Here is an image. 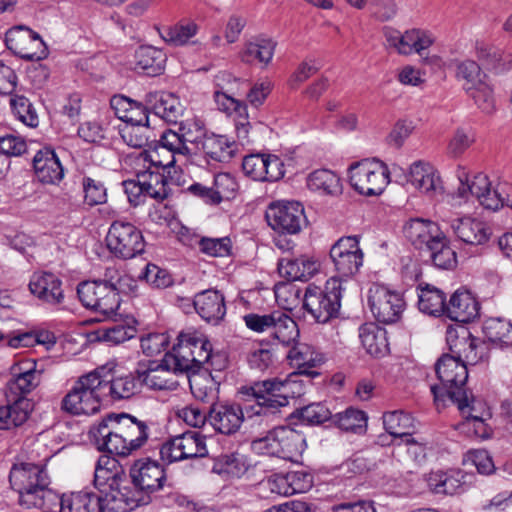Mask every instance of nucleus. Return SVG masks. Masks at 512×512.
<instances>
[{
  "mask_svg": "<svg viewBox=\"0 0 512 512\" xmlns=\"http://www.w3.org/2000/svg\"><path fill=\"white\" fill-rule=\"evenodd\" d=\"M449 346L452 354H443L435 364V372L440 384L430 386L434 403L437 409H440L449 401L457 405L465 419L482 423V417L475 413V397L465 388L468 368L460 351H456L457 344L449 343Z\"/></svg>",
  "mask_w": 512,
  "mask_h": 512,
  "instance_id": "f257e3e1",
  "label": "nucleus"
},
{
  "mask_svg": "<svg viewBox=\"0 0 512 512\" xmlns=\"http://www.w3.org/2000/svg\"><path fill=\"white\" fill-rule=\"evenodd\" d=\"M292 380L281 381L276 378L253 382L244 385L238 394L245 402L244 409L248 416L261 417L267 420L280 418L282 409L289 405L292 395Z\"/></svg>",
  "mask_w": 512,
  "mask_h": 512,
  "instance_id": "f03ea898",
  "label": "nucleus"
},
{
  "mask_svg": "<svg viewBox=\"0 0 512 512\" xmlns=\"http://www.w3.org/2000/svg\"><path fill=\"white\" fill-rule=\"evenodd\" d=\"M9 482L18 494V504L25 509H43L59 499L51 488V479L44 466L25 462L14 464Z\"/></svg>",
  "mask_w": 512,
  "mask_h": 512,
  "instance_id": "7ed1b4c3",
  "label": "nucleus"
},
{
  "mask_svg": "<svg viewBox=\"0 0 512 512\" xmlns=\"http://www.w3.org/2000/svg\"><path fill=\"white\" fill-rule=\"evenodd\" d=\"M248 329L255 333H266L273 342L291 346L299 338V328L295 320L286 312L274 310L267 314L248 313L243 316Z\"/></svg>",
  "mask_w": 512,
  "mask_h": 512,
  "instance_id": "20e7f679",
  "label": "nucleus"
},
{
  "mask_svg": "<svg viewBox=\"0 0 512 512\" xmlns=\"http://www.w3.org/2000/svg\"><path fill=\"white\" fill-rule=\"evenodd\" d=\"M341 283L331 278L324 288L309 285L306 289L303 307L318 323H327L339 314L342 298Z\"/></svg>",
  "mask_w": 512,
  "mask_h": 512,
  "instance_id": "39448f33",
  "label": "nucleus"
},
{
  "mask_svg": "<svg viewBox=\"0 0 512 512\" xmlns=\"http://www.w3.org/2000/svg\"><path fill=\"white\" fill-rule=\"evenodd\" d=\"M351 186L365 196L380 195L389 183L387 166L377 159H364L349 168Z\"/></svg>",
  "mask_w": 512,
  "mask_h": 512,
  "instance_id": "423d86ee",
  "label": "nucleus"
},
{
  "mask_svg": "<svg viewBox=\"0 0 512 512\" xmlns=\"http://www.w3.org/2000/svg\"><path fill=\"white\" fill-rule=\"evenodd\" d=\"M105 241L109 251L123 260L135 258L145 252L146 242L142 232L130 222L114 221Z\"/></svg>",
  "mask_w": 512,
  "mask_h": 512,
  "instance_id": "0eeeda50",
  "label": "nucleus"
},
{
  "mask_svg": "<svg viewBox=\"0 0 512 512\" xmlns=\"http://www.w3.org/2000/svg\"><path fill=\"white\" fill-rule=\"evenodd\" d=\"M119 486L120 481L117 485L109 486L105 493L98 494L99 512H130L152 500L151 493L134 484L132 487H124L123 490Z\"/></svg>",
  "mask_w": 512,
  "mask_h": 512,
  "instance_id": "6e6552de",
  "label": "nucleus"
},
{
  "mask_svg": "<svg viewBox=\"0 0 512 512\" xmlns=\"http://www.w3.org/2000/svg\"><path fill=\"white\" fill-rule=\"evenodd\" d=\"M268 225L280 234H298L306 224L304 207L297 201L271 203L265 213Z\"/></svg>",
  "mask_w": 512,
  "mask_h": 512,
  "instance_id": "1a4fd4ad",
  "label": "nucleus"
},
{
  "mask_svg": "<svg viewBox=\"0 0 512 512\" xmlns=\"http://www.w3.org/2000/svg\"><path fill=\"white\" fill-rule=\"evenodd\" d=\"M7 48L16 56L28 61L45 59L49 52L41 36L25 25H16L5 34Z\"/></svg>",
  "mask_w": 512,
  "mask_h": 512,
  "instance_id": "9d476101",
  "label": "nucleus"
},
{
  "mask_svg": "<svg viewBox=\"0 0 512 512\" xmlns=\"http://www.w3.org/2000/svg\"><path fill=\"white\" fill-rule=\"evenodd\" d=\"M62 409L73 415L96 412V369L82 375L62 399Z\"/></svg>",
  "mask_w": 512,
  "mask_h": 512,
  "instance_id": "9b49d317",
  "label": "nucleus"
},
{
  "mask_svg": "<svg viewBox=\"0 0 512 512\" xmlns=\"http://www.w3.org/2000/svg\"><path fill=\"white\" fill-rule=\"evenodd\" d=\"M368 304L376 320L384 324L397 322L405 309L402 294L383 285H373L369 289Z\"/></svg>",
  "mask_w": 512,
  "mask_h": 512,
  "instance_id": "f8f14e48",
  "label": "nucleus"
},
{
  "mask_svg": "<svg viewBox=\"0 0 512 512\" xmlns=\"http://www.w3.org/2000/svg\"><path fill=\"white\" fill-rule=\"evenodd\" d=\"M205 436L196 431H187L165 443L160 448V456L168 463L207 456Z\"/></svg>",
  "mask_w": 512,
  "mask_h": 512,
  "instance_id": "ddd939ff",
  "label": "nucleus"
},
{
  "mask_svg": "<svg viewBox=\"0 0 512 512\" xmlns=\"http://www.w3.org/2000/svg\"><path fill=\"white\" fill-rule=\"evenodd\" d=\"M329 255L340 277L355 275L363 265L358 236L341 237L332 245Z\"/></svg>",
  "mask_w": 512,
  "mask_h": 512,
  "instance_id": "4468645a",
  "label": "nucleus"
},
{
  "mask_svg": "<svg viewBox=\"0 0 512 512\" xmlns=\"http://www.w3.org/2000/svg\"><path fill=\"white\" fill-rule=\"evenodd\" d=\"M460 185L457 188V195L461 199H467L468 195L477 198L479 203L489 210L496 211L503 206V198L497 190L491 189V182L487 175L478 173L469 182L467 176H459Z\"/></svg>",
  "mask_w": 512,
  "mask_h": 512,
  "instance_id": "2eb2a0df",
  "label": "nucleus"
},
{
  "mask_svg": "<svg viewBox=\"0 0 512 512\" xmlns=\"http://www.w3.org/2000/svg\"><path fill=\"white\" fill-rule=\"evenodd\" d=\"M244 411L236 403H217L208 410V421L215 431L232 435L236 433L244 420Z\"/></svg>",
  "mask_w": 512,
  "mask_h": 512,
  "instance_id": "dca6fc26",
  "label": "nucleus"
},
{
  "mask_svg": "<svg viewBox=\"0 0 512 512\" xmlns=\"http://www.w3.org/2000/svg\"><path fill=\"white\" fill-rule=\"evenodd\" d=\"M132 484L154 494L164 487L166 475L164 469L156 461L139 459L130 468Z\"/></svg>",
  "mask_w": 512,
  "mask_h": 512,
  "instance_id": "f3484780",
  "label": "nucleus"
},
{
  "mask_svg": "<svg viewBox=\"0 0 512 512\" xmlns=\"http://www.w3.org/2000/svg\"><path fill=\"white\" fill-rule=\"evenodd\" d=\"M140 388L138 378L133 375H126L116 378L111 375L110 379L98 381V404L101 402H115L132 397Z\"/></svg>",
  "mask_w": 512,
  "mask_h": 512,
  "instance_id": "a211bd4d",
  "label": "nucleus"
},
{
  "mask_svg": "<svg viewBox=\"0 0 512 512\" xmlns=\"http://www.w3.org/2000/svg\"><path fill=\"white\" fill-rule=\"evenodd\" d=\"M230 90L221 91L217 90L214 92V99L218 106V109L227 114H236L235 119V130L237 137L241 141H249V132L252 128L250 121L248 120L247 106L243 101L237 100L229 94Z\"/></svg>",
  "mask_w": 512,
  "mask_h": 512,
  "instance_id": "6ab92c4d",
  "label": "nucleus"
},
{
  "mask_svg": "<svg viewBox=\"0 0 512 512\" xmlns=\"http://www.w3.org/2000/svg\"><path fill=\"white\" fill-rule=\"evenodd\" d=\"M450 227L458 240L471 246L484 245L492 234L486 223L472 217L453 219Z\"/></svg>",
  "mask_w": 512,
  "mask_h": 512,
  "instance_id": "aec40b11",
  "label": "nucleus"
},
{
  "mask_svg": "<svg viewBox=\"0 0 512 512\" xmlns=\"http://www.w3.org/2000/svg\"><path fill=\"white\" fill-rule=\"evenodd\" d=\"M62 281L51 272H35L29 282L30 292L40 300L56 305L62 303L64 293Z\"/></svg>",
  "mask_w": 512,
  "mask_h": 512,
  "instance_id": "412c9836",
  "label": "nucleus"
},
{
  "mask_svg": "<svg viewBox=\"0 0 512 512\" xmlns=\"http://www.w3.org/2000/svg\"><path fill=\"white\" fill-rule=\"evenodd\" d=\"M406 239L419 250H425L436 241L443 232L437 223L423 218H412L403 227Z\"/></svg>",
  "mask_w": 512,
  "mask_h": 512,
  "instance_id": "4be33fe9",
  "label": "nucleus"
},
{
  "mask_svg": "<svg viewBox=\"0 0 512 512\" xmlns=\"http://www.w3.org/2000/svg\"><path fill=\"white\" fill-rule=\"evenodd\" d=\"M193 306L198 315L208 323L218 324L226 314L224 296L215 289H207L197 293Z\"/></svg>",
  "mask_w": 512,
  "mask_h": 512,
  "instance_id": "5701e85b",
  "label": "nucleus"
},
{
  "mask_svg": "<svg viewBox=\"0 0 512 512\" xmlns=\"http://www.w3.org/2000/svg\"><path fill=\"white\" fill-rule=\"evenodd\" d=\"M107 322L106 325L98 327V343L116 346L136 335V328L132 325L135 321L127 315L110 318Z\"/></svg>",
  "mask_w": 512,
  "mask_h": 512,
  "instance_id": "b1692460",
  "label": "nucleus"
},
{
  "mask_svg": "<svg viewBox=\"0 0 512 512\" xmlns=\"http://www.w3.org/2000/svg\"><path fill=\"white\" fill-rule=\"evenodd\" d=\"M479 303L467 290H456L447 302L446 315L453 321L469 323L479 315Z\"/></svg>",
  "mask_w": 512,
  "mask_h": 512,
  "instance_id": "393cba45",
  "label": "nucleus"
},
{
  "mask_svg": "<svg viewBox=\"0 0 512 512\" xmlns=\"http://www.w3.org/2000/svg\"><path fill=\"white\" fill-rule=\"evenodd\" d=\"M146 102L151 112L167 123L177 124L179 118L183 115V106L172 93H148L146 95Z\"/></svg>",
  "mask_w": 512,
  "mask_h": 512,
  "instance_id": "a878e982",
  "label": "nucleus"
},
{
  "mask_svg": "<svg viewBox=\"0 0 512 512\" xmlns=\"http://www.w3.org/2000/svg\"><path fill=\"white\" fill-rule=\"evenodd\" d=\"M33 168L38 180L55 184L64 177V169L55 152L48 148L40 149L33 157Z\"/></svg>",
  "mask_w": 512,
  "mask_h": 512,
  "instance_id": "bb28decb",
  "label": "nucleus"
},
{
  "mask_svg": "<svg viewBox=\"0 0 512 512\" xmlns=\"http://www.w3.org/2000/svg\"><path fill=\"white\" fill-rule=\"evenodd\" d=\"M7 404L0 406V430H10L24 424L31 411L32 403L26 397L6 396Z\"/></svg>",
  "mask_w": 512,
  "mask_h": 512,
  "instance_id": "cd10ccee",
  "label": "nucleus"
},
{
  "mask_svg": "<svg viewBox=\"0 0 512 512\" xmlns=\"http://www.w3.org/2000/svg\"><path fill=\"white\" fill-rule=\"evenodd\" d=\"M188 380L191 393L195 399L209 404L210 407L218 403L220 383L208 368L199 373H191Z\"/></svg>",
  "mask_w": 512,
  "mask_h": 512,
  "instance_id": "c85d7f7f",
  "label": "nucleus"
},
{
  "mask_svg": "<svg viewBox=\"0 0 512 512\" xmlns=\"http://www.w3.org/2000/svg\"><path fill=\"white\" fill-rule=\"evenodd\" d=\"M467 475L461 470L436 471L428 474L427 485L435 494L453 495L463 491Z\"/></svg>",
  "mask_w": 512,
  "mask_h": 512,
  "instance_id": "c756f323",
  "label": "nucleus"
},
{
  "mask_svg": "<svg viewBox=\"0 0 512 512\" xmlns=\"http://www.w3.org/2000/svg\"><path fill=\"white\" fill-rule=\"evenodd\" d=\"M157 156L168 153L169 160L164 162L161 160H154L152 156L151 162L155 167H161L162 169L170 168L174 166L176 162V155L186 156L191 153L188 145H184L183 139L180 135L179 130L177 132L167 130L162 133L160 137V146L157 150Z\"/></svg>",
  "mask_w": 512,
  "mask_h": 512,
  "instance_id": "7c9ffc66",
  "label": "nucleus"
},
{
  "mask_svg": "<svg viewBox=\"0 0 512 512\" xmlns=\"http://www.w3.org/2000/svg\"><path fill=\"white\" fill-rule=\"evenodd\" d=\"M359 338L363 348L373 357L381 358L389 353L387 332L375 323H365L359 327Z\"/></svg>",
  "mask_w": 512,
  "mask_h": 512,
  "instance_id": "2f4dec72",
  "label": "nucleus"
},
{
  "mask_svg": "<svg viewBox=\"0 0 512 512\" xmlns=\"http://www.w3.org/2000/svg\"><path fill=\"white\" fill-rule=\"evenodd\" d=\"M215 162H229L238 151V144L226 135L208 134L199 149Z\"/></svg>",
  "mask_w": 512,
  "mask_h": 512,
  "instance_id": "473e14b6",
  "label": "nucleus"
},
{
  "mask_svg": "<svg viewBox=\"0 0 512 512\" xmlns=\"http://www.w3.org/2000/svg\"><path fill=\"white\" fill-rule=\"evenodd\" d=\"M117 429L123 432L129 447L135 452L142 448L149 438V427L146 422L128 413H119Z\"/></svg>",
  "mask_w": 512,
  "mask_h": 512,
  "instance_id": "72a5a7b5",
  "label": "nucleus"
},
{
  "mask_svg": "<svg viewBox=\"0 0 512 512\" xmlns=\"http://www.w3.org/2000/svg\"><path fill=\"white\" fill-rule=\"evenodd\" d=\"M276 442L278 458L284 460H294L306 448L305 436L288 426L276 427Z\"/></svg>",
  "mask_w": 512,
  "mask_h": 512,
  "instance_id": "f704fd0d",
  "label": "nucleus"
},
{
  "mask_svg": "<svg viewBox=\"0 0 512 512\" xmlns=\"http://www.w3.org/2000/svg\"><path fill=\"white\" fill-rule=\"evenodd\" d=\"M171 372L163 366V359L160 363L150 361L147 366L136 370L140 386L144 384L154 390H169L175 387V382L167 377Z\"/></svg>",
  "mask_w": 512,
  "mask_h": 512,
  "instance_id": "c9c22d12",
  "label": "nucleus"
},
{
  "mask_svg": "<svg viewBox=\"0 0 512 512\" xmlns=\"http://www.w3.org/2000/svg\"><path fill=\"white\" fill-rule=\"evenodd\" d=\"M317 271V263L305 256L294 259H282L278 264L279 274L288 281H307Z\"/></svg>",
  "mask_w": 512,
  "mask_h": 512,
  "instance_id": "e433bc0d",
  "label": "nucleus"
},
{
  "mask_svg": "<svg viewBox=\"0 0 512 512\" xmlns=\"http://www.w3.org/2000/svg\"><path fill=\"white\" fill-rule=\"evenodd\" d=\"M99 288L109 292L131 294L135 292L137 282L131 276L119 271L115 266H107L103 276L98 278Z\"/></svg>",
  "mask_w": 512,
  "mask_h": 512,
  "instance_id": "4c0bfd02",
  "label": "nucleus"
},
{
  "mask_svg": "<svg viewBox=\"0 0 512 512\" xmlns=\"http://www.w3.org/2000/svg\"><path fill=\"white\" fill-rule=\"evenodd\" d=\"M134 57L136 69L149 76L159 75L164 70L165 54L153 46H140Z\"/></svg>",
  "mask_w": 512,
  "mask_h": 512,
  "instance_id": "58836bf2",
  "label": "nucleus"
},
{
  "mask_svg": "<svg viewBox=\"0 0 512 512\" xmlns=\"http://www.w3.org/2000/svg\"><path fill=\"white\" fill-rule=\"evenodd\" d=\"M181 337L188 343L192 358H195L200 368L205 364L214 367V360L219 356L212 354V345L204 335L196 331H187L181 332Z\"/></svg>",
  "mask_w": 512,
  "mask_h": 512,
  "instance_id": "ea45409f",
  "label": "nucleus"
},
{
  "mask_svg": "<svg viewBox=\"0 0 512 512\" xmlns=\"http://www.w3.org/2000/svg\"><path fill=\"white\" fill-rule=\"evenodd\" d=\"M408 181L416 189L429 193L437 189L439 177L429 163L419 160L411 164Z\"/></svg>",
  "mask_w": 512,
  "mask_h": 512,
  "instance_id": "a19ab883",
  "label": "nucleus"
},
{
  "mask_svg": "<svg viewBox=\"0 0 512 512\" xmlns=\"http://www.w3.org/2000/svg\"><path fill=\"white\" fill-rule=\"evenodd\" d=\"M115 456L108 452H101L98 456V494L105 493L109 486L120 481V465Z\"/></svg>",
  "mask_w": 512,
  "mask_h": 512,
  "instance_id": "79ce46f5",
  "label": "nucleus"
},
{
  "mask_svg": "<svg viewBox=\"0 0 512 512\" xmlns=\"http://www.w3.org/2000/svg\"><path fill=\"white\" fill-rule=\"evenodd\" d=\"M383 425L391 437L399 438L402 441L413 434L414 431L413 417L398 410L384 413Z\"/></svg>",
  "mask_w": 512,
  "mask_h": 512,
  "instance_id": "37998d69",
  "label": "nucleus"
},
{
  "mask_svg": "<svg viewBox=\"0 0 512 512\" xmlns=\"http://www.w3.org/2000/svg\"><path fill=\"white\" fill-rule=\"evenodd\" d=\"M433 265L439 269L451 270L457 266L456 252L449 246L444 234L425 249Z\"/></svg>",
  "mask_w": 512,
  "mask_h": 512,
  "instance_id": "c03bdc74",
  "label": "nucleus"
},
{
  "mask_svg": "<svg viewBox=\"0 0 512 512\" xmlns=\"http://www.w3.org/2000/svg\"><path fill=\"white\" fill-rule=\"evenodd\" d=\"M419 310L425 314L440 316L446 314L445 294L434 286L426 285L421 288L418 300Z\"/></svg>",
  "mask_w": 512,
  "mask_h": 512,
  "instance_id": "a18cd8bd",
  "label": "nucleus"
},
{
  "mask_svg": "<svg viewBox=\"0 0 512 512\" xmlns=\"http://www.w3.org/2000/svg\"><path fill=\"white\" fill-rule=\"evenodd\" d=\"M367 420L368 417L364 411L349 407L333 415L332 423L341 430L361 435L367 430Z\"/></svg>",
  "mask_w": 512,
  "mask_h": 512,
  "instance_id": "49530a36",
  "label": "nucleus"
},
{
  "mask_svg": "<svg viewBox=\"0 0 512 512\" xmlns=\"http://www.w3.org/2000/svg\"><path fill=\"white\" fill-rule=\"evenodd\" d=\"M248 467L249 465L244 455L235 452L218 456L214 461L212 471L219 475L240 478L245 474Z\"/></svg>",
  "mask_w": 512,
  "mask_h": 512,
  "instance_id": "de8ad7c7",
  "label": "nucleus"
},
{
  "mask_svg": "<svg viewBox=\"0 0 512 512\" xmlns=\"http://www.w3.org/2000/svg\"><path fill=\"white\" fill-rule=\"evenodd\" d=\"M307 186L312 191L327 195H337L341 192L340 178L331 170L318 169L309 174Z\"/></svg>",
  "mask_w": 512,
  "mask_h": 512,
  "instance_id": "09e8293b",
  "label": "nucleus"
},
{
  "mask_svg": "<svg viewBox=\"0 0 512 512\" xmlns=\"http://www.w3.org/2000/svg\"><path fill=\"white\" fill-rule=\"evenodd\" d=\"M457 347L463 346V349H457L462 354V359L467 365H475L479 361L488 358L489 346L488 344L478 338L472 337L470 334L462 337L456 343Z\"/></svg>",
  "mask_w": 512,
  "mask_h": 512,
  "instance_id": "8fccbe9b",
  "label": "nucleus"
},
{
  "mask_svg": "<svg viewBox=\"0 0 512 512\" xmlns=\"http://www.w3.org/2000/svg\"><path fill=\"white\" fill-rule=\"evenodd\" d=\"M291 345L292 348L289 350L287 357L292 364L300 369L299 373L309 376L319 375L317 372H310L306 369L315 367L317 363V355L312 347L305 343H299L298 338Z\"/></svg>",
  "mask_w": 512,
  "mask_h": 512,
  "instance_id": "3c124183",
  "label": "nucleus"
},
{
  "mask_svg": "<svg viewBox=\"0 0 512 512\" xmlns=\"http://www.w3.org/2000/svg\"><path fill=\"white\" fill-rule=\"evenodd\" d=\"M291 417L298 418L302 423L315 426L333 420V414L323 402H315L295 409Z\"/></svg>",
  "mask_w": 512,
  "mask_h": 512,
  "instance_id": "603ef678",
  "label": "nucleus"
},
{
  "mask_svg": "<svg viewBox=\"0 0 512 512\" xmlns=\"http://www.w3.org/2000/svg\"><path fill=\"white\" fill-rule=\"evenodd\" d=\"M142 178L144 197L149 196L155 200L163 201L170 194L168 180L164 174L155 171L140 172Z\"/></svg>",
  "mask_w": 512,
  "mask_h": 512,
  "instance_id": "864d4df0",
  "label": "nucleus"
},
{
  "mask_svg": "<svg viewBox=\"0 0 512 512\" xmlns=\"http://www.w3.org/2000/svg\"><path fill=\"white\" fill-rule=\"evenodd\" d=\"M488 341L500 348L512 346V323L499 318L489 319L484 325Z\"/></svg>",
  "mask_w": 512,
  "mask_h": 512,
  "instance_id": "5fc2aeb1",
  "label": "nucleus"
},
{
  "mask_svg": "<svg viewBox=\"0 0 512 512\" xmlns=\"http://www.w3.org/2000/svg\"><path fill=\"white\" fill-rule=\"evenodd\" d=\"M19 370L7 383L6 396L25 397L38 385V374L34 369Z\"/></svg>",
  "mask_w": 512,
  "mask_h": 512,
  "instance_id": "6e6d98bb",
  "label": "nucleus"
},
{
  "mask_svg": "<svg viewBox=\"0 0 512 512\" xmlns=\"http://www.w3.org/2000/svg\"><path fill=\"white\" fill-rule=\"evenodd\" d=\"M274 50L275 43L271 39L257 38L246 45L242 59L247 63L258 61L267 65L273 57Z\"/></svg>",
  "mask_w": 512,
  "mask_h": 512,
  "instance_id": "4d7b16f0",
  "label": "nucleus"
},
{
  "mask_svg": "<svg viewBox=\"0 0 512 512\" xmlns=\"http://www.w3.org/2000/svg\"><path fill=\"white\" fill-rule=\"evenodd\" d=\"M117 426L118 425L114 427V430L107 432L106 440H104L101 445L98 442V451L108 452L109 454L121 457L129 456L134 453V451L129 447L123 432H120Z\"/></svg>",
  "mask_w": 512,
  "mask_h": 512,
  "instance_id": "13d9d810",
  "label": "nucleus"
},
{
  "mask_svg": "<svg viewBox=\"0 0 512 512\" xmlns=\"http://www.w3.org/2000/svg\"><path fill=\"white\" fill-rule=\"evenodd\" d=\"M456 76L465 81L463 87L466 92L471 91L486 80L482 75L480 66L473 60H465L457 65Z\"/></svg>",
  "mask_w": 512,
  "mask_h": 512,
  "instance_id": "bf43d9fd",
  "label": "nucleus"
},
{
  "mask_svg": "<svg viewBox=\"0 0 512 512\" xmlns=\"http://www.w3.org/2000/svg\"><path fill=\"white\" fill-rule=\"evenodd\" d=\"M179 132L183 139L184 145L192 144L195 145L196 149H200L203 140L206 139L207 133L204 128V124L201 120L190 119L184 122H180Z\"/></svg>",
  "mask_w": 512,
  "mask_h": 512,
  "instance_id": "052dcab7",
  "label": "nucleus"
},
{
  "mask_svg": "<svg viewBox=\"0 0 512 512\" xmlns=\"http://www.w3.org/2000/svg\"><path fill=\"white\" fill-rule=\"evenodd\" d=\"M163 366L170 369L173 373H199L201 368L196 363L195 358H187L181 353L174 351L167 352L163 357Z\"/></svg>",
  "mask_w": 512,
  "mask_h": 512,
  "instance_id": "680f3d73",
  "label": "nucleus"
},
{
  "mask_svg": "<svg viewBox=\"0 0 512 512\" xmlns=\"http://www.w3.org/2000/svg\"><path fill=\"white\" fill-rule=\"evenodd\" d=\"M10 105L14 115L23 124L29 127L38 125V115L28 98L16 95L10 99Z\"/></svg>",
  "mask_w": 512,
  "mask_h": 512,
  "instance_id": "e2e57ef3",
  "label": "nucleus"
},
{
  "mask_svg": "<svg viewBox=\"0 0 512 512\" xmlns=\"http://www.w3.org/2000/svg\"><path fill=\"white\" fill-rule=\"evenodd\" d=\"M197 31L195 23L177 24L172 27H167L161 32L162 39L173 45L181 46L186 44Z\"/></svg>",
  "mask_w": 512,
  "mask_h": 512,
  "instance_id": "0e129e2a",
  "label": "nucleus"
},
{
  "mask_svg": "<svg viewBox=\"0 0 512 512\" xmlns=\"http://www.w3.org/2000/svg\"><path fill=\"white\" fill-rule=\"evenodd\" d=\"M201 252L212 257H225L231 254L232 242L229 237L207 238L202 237L199 240Z\"/></svg>",
  "mask_w": 512,
  "mask_h": 512,
  "instance_id": "69168bd1",
  "label": "nucleus"
},
{
  "mask_svg": "<svg viewBox=\"0 0 512 512\" xmlns=\"http://www.w3.org/2000/svg\"><path fill=\"white\" fill-rule=\"evenodd\" d=\"M467 93L483 112L491 113L494 110L495 99L493 89L486 80Z\"/></svg>",
  "mask_w": 512,
  "mask_h": 512,
  "instance_id": "338daca9",
  "label": "nucleus"
},
{
  "mask_svg": "<svg viewBox=\"0 0 512 512\" xmlns=\"http://www.w3.org/2000/svg\"><path fill=\"white\" fill-rule=\"evenodd\" d=\"M266 154H250L243 158L242 170L245 175L256 181H264L267 172L265 170Z\"/></svg>",
  "mask_w": 512,
  "mask_h": 512,
  "instance_id": "774afa93",
  "label": "nucleus"
}]
</instances>
